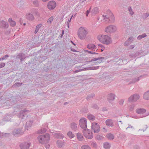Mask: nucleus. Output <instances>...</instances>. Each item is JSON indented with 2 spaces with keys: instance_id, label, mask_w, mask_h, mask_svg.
<instances>
[{
  "instance_id": "obj_40",
  "label": "nucleus",
  "mask_w": 149,
  "mask_h": 149,
  "mask_svg": "<svg viewBox=\"0 0 149 149\" xmlns=\"http://www.w3.org/2000/svg\"><path fill=\"white\" fill-rule=\"evenodd\" d=\"M25 55V54L23 53H19L17 56L16 58L20 59L22 57Z\"/></svg>"
},
{
  "instance_id": "obj_50",
  "label": "nucleus",
  "mask_w": 149,
  "mask_h": 149,
  "mask_svg": "<svg viewBox=\"0 0 149 149\" xmlns=\"http://www.w3.org/2000/svg\"><path fill=\"white\" fill-rule=\"evenodd\" d=\"M86 52H88V53L89 54H98V53H97V52H93V51H89L88 50H86Z\"/></svg>"
},
{
  "instance_id": "obj_7",
  "label": "nucleus",
  "mask_w": 149,
  "mask_h": 149,
  "mask_svg": "<svg viewBox=\"0 0 149 149\" xmlns=\"http://www.w3.org/2000/svg\"><path fill=\"white\" fill-rule=\"evenodd\" d=\"M91 128L94 132L95 133H98L100 131V125L97 123H93L91 125Z\"/></svg>"
},
{
  "instance_id": "obj_6",
  "label": "nucleus",
  "mask_w": 149,
  "mask_h": 149,
  "mask_svg": "<svg viewBox=\"0 0 149 149\" xmlns=\"http://www.w3.org/2000/svg\"><path fill=\"white\" fill-rule=\"evenodd\" d=\"M87 120L85 118H82L80 119L79 122L80 127L84 130L86 129L87 128Z\"/></svg>"
},
{
  "instance_id": "obj_5",
  "label": "nucleus",
  "mask_w": 149,
  "mask_h": 149,
  "mask_svg": "<svg viewBox=\"0 0 149 149\" xmlns=\"http://www.w3.org/2000/svg\"><path fill=\"white\" fill-rule=\"evenodd\" d=\"M29 112V111L26 109L21 111L17 115L18 117L21 119H24L26 117L27 113Z\"/></svg>"
},
{
  "instance_id": "obj_23",
  "label": "nucleus",
  "mask_w": 149,
  "mask_h": 149,
  "mask_svg": "<svg viewBox=\"0 0 149 149\" xmlns=\"http://www.w3.org/2000/svg\"><path fill=\"white\" fill-rule=\"evenodd\" d=\"M26 18L27 19L31 20H33L34 18L33 15L30 13H27L26 14Z\"/></svg>"
},
{
  "instance_id": "obj_48",
  "label": "nucleus",
  "mask_w": 149,
  "mask_h": 149,
  "mask_svg": "<svg viewBox=\"0 0 149 149\" xmlns=\"http://www.w3.org/2000/svg\"><path fill=\"white\" fill-rule=\"evenodd\" d=\"M10 116L8 115H6L4 118V120L6 121H9L10 119Z\"/></svg>"
},
{
  "instance_id": "obj_18",
  "label": "nucleus",
  "mask_w": 149,
  "mask_h": 149,
  "mask_svg": "<svg viewBox=\"0 0 149 149\" xmlns=\"http://www.w3.org/2000/svg\"><path fill=\"white\" fill-rule=\"evenodd\" d=\"M0 26L4 28H7L8 26V23L4 21L0 22Z\"/></svg>"
},
{
  "instance_id": "obj_33",
  "label": "nucleus",
  "mask_w": 149,
  "mask_h": 149,
  "mask_svg": "<svg viewBox=\"0 0 149 149\" xmlns=\"http://www.w3.org/2000/svg\"><path fill=\"white\" fill-rule=\"evenodd\" d=\"M135 106V104H133L129 106L128 107L129 110L130 111H133Z\"/></svg>"
},
{
  "instance_id": "obj_4",
  "label": "nucleus",
  "mask_w": 149,
  "mask_h": 149,
  "mask_svg": "<svg viewBox=\"0 0 149 149\" xmlns=\"http://www.w3.org/2000/svg\"><path fill=\"white\" fill-rule=\"evenodd\" d=\"M83 133L84 136L88 139H91L93 137V135L92 133L91 132L90 130L89 129L83 130Z\"/></svg>"
},
{
  "instance_id": "obj_39",
  "label": "nucleus",
  "mask_w": 149,
  "mask_h": 149,
  "mask_svg": "<svg viewBox=\"0 0 149 149\" xmlns=\"http://www.w3.org/2000/svg\"><path fill=\"white\" fill-rule=\"evenodd\" d=\"M42 24H39L37 25L36 27V30L35 31V33L36 34L38 31L39 29L41 27Z\"/></svg>"
},
{
  "instance_id": "obj_60",
  "label": "nucleus",
  "mask_w": 149,
  "mask_h": 149,
  "mask_svg": "<svg viewBox=\"0 0 149 149\" xmlns=\"http://www.w3.org/2000/svg\"><path fill=\"white\" fill-rule=\"evenodd\" d=\"M81 66H76L74 68V70H77V69H81Z\"/></svg>"
},
{
  "instance_id": "obj_1",
  "label": "nucleus",
  "mask_w": 149,
  "mask_h": 149,
  "mask_svg": "<svg viewBox=\"0 0 149 149\" xmlns=\"http://www.w3.org/2000/svg\"><path fill=\"white\" fill-rule=\"evenodd\" d=\"M50 138V135L47 133L44 135H40L38 136V139L39 142L43 144L48 142Z\"/></svg>"
},
{
  "instance_id": "obj_61",
  "label": "nucleus",
  "mask_w": 149,
  "mask_h": 149,
  "mask_svg": "<svg viewBox=\"0 0 149 149\" xmlns=\"http://www.w3.org/2000/svg\"><path fill=\"white\" fill-rule=\"evenodd\" d=\"M124 102V100L122 99L119 102V103L120 105H122L123 104Z\"/></svg>"
},
{
  "instance_id": "obj_2",
  "label": "nucleus",
  "mask_w": 149,
  "mask_h": 149,
  "mask_svg": "<svg viewBox=\"0 0 149 149\" xmlns=\"http://www.w3.org/2000/svg\"><path fill=\"white\" fill-rule=\"evenodd\" d=\"M88 33L86 30L83 27H80L78 32V35L79 38L81 40L85 38Z\"/></svg>"
},
{
  "instance_id": "obj_10",
  "label": "nucleus",
  "mask_w": 149,
  "mask_h": 149,
  "mask_svg": "<svg viewBox=\"0 0 149 149\" xmlns=\"http://www.w3.org/2000/svg\"><path fill=\"white\" fill-rule=\"evenodd\" d=\"M23 132L20 129H17L14 130L13 132V134L16 137H18L22 134Z\"/></svg>"
},
{
  "instance_id": "obj_43",
  "label": "nucleus",
  "mask_w": 149,
  "mask_h": 149,
  "mask_svg": "<svg viewBox=\"0 0 149 149\" xmlns=\"http://www.w3.org/2000/svg\"><path fill=\"white\" fill-rule=\"evenodd\" d=\"M81 149H91L90 147L88 145H84L82 146Z\"/></svg>"
},
{
  "instance_id": "obj_58",
  "label": "nucleus",
  "mask_w": 149,
  "mask_h": 149,
  "mask_svg": "<svg viewBox=\"0 0 149 149\" xmlns=\"http://www.w3.org/2000/svg\"><path fill=\"white\" fill-rule=\"evenodd\" d=\"M5 65V63H0V68L4 67Z\"/></svg>"
},
{
  "instance_id": "obj_25",
  "label": "nucleus",
  "mask_w": 149,
  "mask_h": 149,
  "mask_svg": "<svg viewBox=\"0 0 149 149\" xmlns=\"http://www.w3.org/2000/svg\"><path fill=\"white\" fill-rule=\"evenodd\" d=\"M57 138L63 139L64 136L60 133H55L54 135Z\"/></svg>"
},
{
  "instance_id": "obj_31",
  "label": "nucleus",
  "mask_w": 149,
  "mask_h": 149,
  "mask_svg": "<svg viewBox=\"0 0 149 149\" xmlns=\"http://www.w3.org/2000/svg\"><path fill=\"white\" fill-rule=\"evenodd\" d=\"M68 136L70 139H72L74 137L75 135L71 131H69L67 133Z\"/></svg>"
},
{
  "instance_id": "obj_19",
  "label": "nucleus",
  "mask_w": 149,
  "mask_h": 149,
  "mask_svg": "<svg viewBox=\"0 0 149 149\" xmlns=\"http://www.w3.org/2000/svg\"><path fill=\"white\" fill-rule=\"evenodd\" d=\"M33 123V121L32 120H29L27 121L25 125V128L26 129L28 130V128L31 127Z\"/></svg>"
},
{
  "instance_id": "obj_45",
  "label": "nucleus",
  "mask_w": 149,
  "mask_h": 149,
  "mask_svg": "<svg viewBox=\"0 0 149 149\" xmlns=\"http://www.w3.org/2000/svg\"><path fill=\"white\" fill-rule=\"evenodd\" d=\"M106 14L109 17H110V16L112 15H113L111 12L109 10H108L107 11Z\"/></svg>"
},
{
  "instance_id": "obj_21",
  "label": "nucleus",
  "mask_w": 149,
  "mask_h": 149,
  "mask_svg": "<svg viewBox=\"0 0 149 149\" xmlns=\"http://www.w3.org/2000/svg\"><path fill=\"white\" fill-rule=\"evenodd\" d=\"M87 48L92 50H94L97 48L96 46L92 44H89L87 45Z\"/></svg>"
},
{
  "instance_id": "obj_36",
  "label": "nucleus",
  "mask_w": 149,
  "mask_h": 149,
  "mask_svg": "<svg viewBox=\"0 0 149 149\" xmlns=\"http://www.w3.org/2000/svg\"><path fill=\"white\" fill-rule=\"evenodd\" d=\"M147 36V35L146 33H143L142 35H139L137 37V39L138 40H140L143 38L146 37Z\"/></svg>"
},
{
  "instance_id": "obj_15",
  "label": "nucleus",
  "mask_w": 149,
  "mask_h": 149,
  "mask_svg": "<svg viewBox=\"0 0 149 149\" xmlns=\"http://www.w3.org/2000/svg\"><path fill=\"white\" fill-rule=\"evenodd\" d=\"M134 40L132 37H130L128 38V39L127 40L124 44L125 46H127Z\"/></svg>"
},
{
  "instance_id": "obj_52",
  "label": "nucleus",
  "mask_w": 149,
  "mask_h": 149,
  "mask_svg": "<svg viewBox=\"0 0 149 149\" xmlns=\"http://www.w3.org/2000/svg\"><path fill=\"white\" fill-rule=\"evenodd\" d=\"M98 46L101 47V52H103L104 51V49H105V47L102 44H99L98 45Z\"/></svg>"
},
{
  "instance_id": "obj_64",
  "label": "nucleus",
  "mask_w": 149,
  "mask_h": 149,
  "mask_svg": "<svg viewBox=\"0 0 149 149\" xmlns=\"http://www.w3.org/2000/svg\"><path fill=\"white\" fill-rule=\"evenodd\" d=\"M130 56L132 57H135L134 53L130 54Z\"/></svg>"
},
{
  "instance_id": "obj_41",
  "label": "nucleus",
  "mask_w": 149,
  "mask_h": 149,
  "mask_svg": "<svg viewBox=\"0 0 149 149\" xmlns=\"http://www.w3.org/2000/svg\"><path fill=\"white\" fill-rule=\"evenodd\" d=\"M33 3L35 6L38 7L39 6V4L38 1L35 0L33 2Z\"/></svg>"
},
{
  "instance_id": "obj_46",
  "label": "nucleus",
  "mask_w": 149,
  "mask_h": 149,
  "mask_svg": "<svg viewBox=\"0 0 149 149\" xmlns=\"http://www.w3.org/2000/svg\"><path fill=\"white\" fill-rule=\"evenodd\" d=\"M53 16H51L50 17L47 21V22L48 24H50L51 22H52L53 19Z\"/></svg>"
},
{
  "instance_id": "obj_56",
  "label": "nucleus",
  "mask_w": 149,
  "mask_h": 149,
  "mask_svg": "<svg viewBox=\"0 0 149 149\" xmlns=\"http://www.w3.org/2000/svg\"><path fill=\"white\" fill-rule=\"evenodd\" d=\"M141 53L139 52H137L135 53H134L135 57H136L139 56Z\"/></svg>"
},
{
  "instance_id": "obj_37",
  "label": "nucleus",
  "mask_w": 149,
  "mask_h": 149,
  "mask_svg": "<svg viewBox=\"0 0 149 149\" xmlns=\"http://www.w3.org/2000/svg\"><path fill=\"white\" fill-rule=\"evenodd\" d=\"M94 96L95 94L94 93H91L88 95L86 97V99L88 100H89L91 99Z\"/></svg>"
},
{
  "instance_id": "obj_11",
  "label": "nucleus",
  "mask_w": 149,
  "mask_h": 149,
  "mask_svg": "<svg viewBox=\"0 0 149 149\" xmlns=\"http://www.w3.org/2000/svg\"><path fill=\"white\" fill-rule=\"evenodd\" d=\"M56 3L54 1H49L47 5L48 8L50 9H53L56 7Z\"/></svg>"
},
{
  "instance_id": "obj_51",
  "label": "nucleus",
  "mask_w": 149,
  "mask_h": 149,
  "mask_svg": "<svg viewBox=\"0 0 149 149\" xmlns=\"http://www.w3.org/2000/svg\"><path fill=\"white\" fill-rule=\"evenodd\" d=\"M22 83H16L15 84H14V85H13V86H14V87H15V86H17V87H19L20 86H21L22 85Z\"/></svg>"
},
{
  "instance_id": "obj_49",
  "label": "nucleus",
  "mask_w": 149,
  "mask_h": 149,
  "mask_svg": "<svg viewBox=\"0 0 149 149\" xmlns=\"http://www.w3.org/2000/svg\"><path fill=\"white\" fill-rule=\"evenodd\" d=\"M32 12L37 16H39V14L38 13L37 10L36 9L34 10L33 11H32Z\"/></svg>"
},
{
  "instance_id": "obj_24",
  "label": "nucleus",
  "mask_w": 149,
  "mask_h": 149,
  "mask_svg": "<svg viewBox=\"0 0 149 149\" xmlns=\"http://www.w3.org/2000/svg\"><path fill=\"white\" fill-rule=\"evenodd\" d=\"M8 22L10 23V25L13 27L15 26L16 24V22L13 20L11 18L9 19Z\"/></svg>"
},
{
  "instance_id": "obj_55",
  "label": "nucleus",
  "mask_w": 149,
  "mask_h": 149,
  "mask_svg": "<svg viewBox=\"0 0 149 149\" xmlns=\"http://www.w3.org/2000/svg\"><path fill=\"white\" fill-rule=\"evenodd\" d=\"M9 57V55L8 54H6L5 56H3L2 58L3 59V60H4L6 59L8 57Z\"/></svg>"
},
{
  "instance_id": "obj_16",
  "label": "nucleus",
  "mask_w": 149,
  "mask_h": 149,
  "mask_svg": "<svg viewBox=\"0 0 149 149\" xmlns=\"http://www.w3.org/2000/svg\"><path fill=\"white\" fill-rule=\"evenodd\" d=\"M104 59V57H103L96 58H93L92 59H91V61H98L96 62V63H100L102 62Z\"/></svg>"
},
{
  "instance_id": "obj_28",
  "label": "nucleus",
  "mask_w": 149,
  "mask_h": 149,
  "mask_svg": "<svg viewBox=\"0 0 149 149\" xmlns=\"http://www.w3.org/2000/svg\"><path fill=\"white\" fill-rule=\"evenodd\" d=\"M98 8L97 7L94 8L92 10L91 13L92 14H95L99 12Z\"/></svg>"
},
{
  "instance_id": "obj_8",
  "label": "nucleus",
  "mask_w": 149,
  "mask_h": 149,
  "mask_svg": "<svg viewBox=\"0 0 149 149\" xmlns=\"http://www.w3.org/2000/svg\"><path fill=\"white\" fill-rule=\"evenodd\" d=\"M139 98V95L137 94H135L132 95L128 98V101L129 102H135Z\"/></svg>"
},
{
  "instance_id": "obj_63",
  "label": "nucleus",
  "mask_w": 149,
  "mask_h": 149,
  "mask_svg": "<svg viewBox=\"0 0 149 149\" xmlns=\"http://www.w3.org/2000/svg\"><path fill=\"white\" fill-rule=\"evenodd\" d=\"M90 10H87L86 11V16L87 17L88 16L89 14L90 13Z\"/></svg>"
},
{
  "instance_id": "obj_59",
  "label": "nucleus",
  "mask_w": 149,
  "mask_h": 149,
  "mask_svg": "<svg viewBox=\"0 0 149 149\" xmlns=\"http://www.w3.org/2000/svg\"><path fill=\"white\" fill-rule=\"evenodd\" d=\"M102 16L104 17V19H108L109 18V16L107 15H103Z\"/></svg>"
},
{
  "instance_id": "obj_22",
  "label": "nucleus",
  "mask_w": 149,
  "mask_h": 149,
  "mask_svg": "<svg viewBox=\"0 0 149 149\" xmlns=\"http://www.w3.org/2000/svg\"><path fill=\"white\" fill-rule=\"evenodd\" d=\"M146 110L143 108L138 109L136 110V112L138 114H143L146 112Z\"/></svg>"
},
{
  "instance_id": "obj_57",
  "label": "nucleus",
  "mask_w": 149,
  "mask_h": 149,
  "mask_svg": "<svg viewBox=\"0 0 149 149\" xmlns=\"http://www.w3.org/2000/svg\"><path fill=\"white\" fill-rule=\"evenodd\" d=\"M99 66H97L96 67H91V70H97L99 69Z\"/></svg>"
},
{
  "instance_id": "obj_34",
  "label": "nucleus",
  "mask_w": 149,
  "mask_h": 149,
  "mask_svg": "<svg viewBox=\"0 0 149 149\" xmlns=\"http://www.w3.org/2000/svg\"><path fill=\"white\" fill-rule=\"evenodd\" d=\"M77 137L79 141H81L84 139L83 136L79 133L77 134Z\"/></svg>"
},
{
  "instance_id": "obj_30",
  "label": "nucleus",
  "mask_w": 149,
  "mask_h": 149,
  "mask_svg": "<svg viewBox=\"0 0 149 149\" xmlns=\"http://www.w3.org/2000/svg\"><path fill=\"white\" fill-rule=\"evenodd\" d=\"M71 127L72 129L76 130L77 129V126L75 123H72L71 125Z\"/></svg>"
},
{
  "instance_id": "obj_53",
  "label": "nucleus",
  "mask_w": 149,
  "mask_h": 149,
  "mask_svg": "<svg viewBox=\"0 0 149 149\" xmlns=\"http://www.w3.org/2000/svg\"><path fill=\"white\" fill-rule=\"evenodd\" d=\"M91 145L94 148H96L97 147V144L95 142H92L91 143Z\"/></svg>"
},
{
  "instance_id": "obj_14",
  "label": "nucleus",
  "mask_w": 149,
  "mask_h": 149,
  "mask_svg": "<svg viewBox=\"0 0 149 149\" xmlns=\"http://www.w3.org/2000/svg\"><path fill=\"white\" fill-rule=\"evenodd\" d=\"M57 146L60 148H61L65 145V142L63 140H58L56 142Z\"/></svg>"
},
{
  "instance_id": "obj_62",
  "label": "nucleus",
  "mask_w": 149,
  "mask_h": 149,
  "mask_svg": "<svg viewBox=\"0 0 149 149\" xmlns=\"http://www.w3.org/2000/svg\"><path fill=\"white\" fill-rule=\"evenodd\" d=\"M26 58V57L25 55L23 56V57H22L20 59V62H22Z\"/></svg>"
},
{
  "instance_id": "obj_13",
  "label": "nucleus",
  "mask_w": 149,
  "mask_h": 149,
  "mask_svg": "<svg viewBox=\"0 0 149 149\" xmlns=\"http://www.w3.org/2000/svg\"><path fill=\"white\" fill-rule=\"evenodd\" d=\"M114 121L111 119H108L105 121V123L109 127H113L114 126Z\"/></svg>"
},
{
  "instance_id": "obj_38",
  "label": "nucleus",
  "mask_w": 149,
  "mask_h": 149,
  "mask_svg": "<svg viewBox=\"0 0 149 149\" xmlns=\"http://www.w3.org/2000/svg\"><path fill=\"white\" fill-rule=\"evenodd\" d=\"M108 19L110 22L111 23H113L115 20V17L113 15H112L109 17V18Z\"/></svg>"
},
{
  "instance_id": "obj_12",
  "label": "nucleus",
  "mask_w": 149,
  "mask_h": 149,
  "mask_svg": "<svg viewBox=\"0 0 149 149\" xmlns=\"http://www.w3.org/2000/svg\"><path fill=\"white\" fill-rule=\"evenodd\" d=\"M30 144V143L24 142L21 144L19 146L22 149H28L29 148Z\"/></svg>"
},
{
  "instance_id": "obj_20",
  "label": "nucleus",
  "mask_w": 149,
  "mask_h": 149,
  "mask_svg": "<svg viewBox=\"0 0 149 149\" xmlns=\"http://www.w3.org/2000/svg\"><path fill=\"white\" fill-rule=\"evenodd\" d=\"M143 76L141 75L137 78H135L134 79H132V80H131L130 81V83L134 84L136 82L138 81Z\"/></svg>"
},
{
  "instance_id": "obj_54",
  "label": "nucleus",
  "mask_w": 149,
  "mask_h": 149,
  "mask_svg": "<svg viewBox=\"0 0 149 149\" xmlns=\"http://www.w3.org/2000/svg\"><path fill=\"white\" fill-rule=\"evenodd\" d=\"M92 107L94 109H98L99 107L98 105L96 104H94L92 105Z\"/></svg>"
},
{
  "instance_id": "obj_47",
  "label": "nucleus",
  "mask_w": 149,
  "mask_h": 149,
  "mask_svg": "<svg viewBox=\"0 0 149 149\" xmlns=\"http://www.w3.org/2000/svg\"><path fill=\"white\" fill-rule=\"evenodd\" d=\"M46 131V130L45 128H43L41 129L40 130H39L38 131V133L39 134L43 133L45 132Z\"/></svg>"
},
{
  "instance_id": "obj_9",
  "label": "nucleus",
  "mask_w": 149,
  "mask_h": 149,
  "mask_svg": "<svg viewBox=\"0 0 149 149\" xmlns=\"http://www.w3.org/2000/svg\"><path fill=\"white\" fill-rule=\"evenodd\" d=\"M116 30V26L113 25H110L107 27L105 31L107 33H108L114 32Z\"/></svg>"
},
{
  "instance_id": "obj_29",
  "label": "nucleus",
  "mask_w": 149,
  "mask_h": 149,
  "mask_svg": "<svg viewBox=\"0 0 149 149\" xmlns=\"http://www.w3.org/2000/svg\"><path fill=\"white\" fill-rule=\"evenodd\" d=\"M106 137L108 139L110 140H113L114 138L113 135L110 133L107 134L106 135Z\"/></svg>"
},
{
  "instance_id": "obj_35",
  "label": "nucleus",
  "mask_w": 149,
  "mask_h": 149,
  "mask_svg": "<svg viewBox=\"0 0 149 149\" xmlns=\"http://www.w3.org/2000/svg\"><path fill=\"white\" fill-rule=\"evenodd\" d=\"M88 70L87 68H85L82 69L75 70L74 71H73V72L74 73H77V72H80L82 71H83L86 70Z\"/></svg>"
},
{
  "instance_id": "obj_32",
  "label": "nucleus",
  "mask_w": 149,
  "mask_h": 149,
  "mask_svg": "<svg viewBox=\"0 0 149 149\" xmlns=\"http://www.w3.org/2000/svg\"><path fill=\"white\" fill-rule=\"evenodd\" d=\"M88 118L90 120H94L95 118V117L93 115L89 114L88 116Z\"/></svg>"
},
{
  "instance_id": "obj_3",
  "label": "nucleus",
  "mask_w": 149,
  "mask_h": 149,
  "mask_svg": "<svg viewBox=\"0 0 149 149\" xmlns=\"http://www.w3.org/2000/svg\"><path fill=\"white\" fill-rule=\"evenodd\" d=\"M98 39L104 44L109 45L111 43V38L107 35H102L100 37H98Z\"/></svg>"
},
{
  "instance_id": "obj_17",
  "label": "nucleus",
  "mask_w": 149,
  "mask_h": 149,
  "mask_svg": "<svg viewBox=\"0 0 149 149\" xmlns=\"http://www.w3.org/2000/svg\"><path fill=\"white\" fill-rule=\"evenodd\" d=\"M115 95L113 93H111L108 94L107 97V99L110 102V101H113L115 99Z\"/></svg>"
},
{
  "instance_id": "obj_26",
  "label": "nucleus",
  "mask_w": 149,
  "mask_h": 149,
  "mask_svg": "<svg viewBox=\"0 0 149 149\" xmlns=\"http://www.w3.org/2000/svg\"><path fill=\"white\" fill-rule=\"evenodd\" d=\"M143 97L145 100H148L149 99V91L145 92L144 94Z\"/></svg>"
},
{
  "instance_id": "obj_42",
  "label": "nucleus",
  "mask_w": 149,
  "mask_h": 149,
  "mask_svg": "<svg viewBox=\"0 0 149 149\" xmlns=\"http://www.w3.org/2000/svg\"><path fill=\"white\" fill-rule=\"evenodd\" d=\"M128 10L130 13V15H132L134 14V12L132 11L131 6L129 7Z\"/></svg>"
},
{
  "instance_id": "obj_27",
  "label": "nucleus",
  "mask_w": 149,
  "mask_h": 149,
  "mask_svg": "<svg viewBox=\"0 0 149 149\" xmlns=\"http://www.w3.org/2000/svg\"><path fill=\"white\" fill-rule=\"evenodd\" d=\"M103 146L105 149H109L111 147V144L108 142H106L104 143Z\"/></svg>"
},
{
  "instance_id": "obj_44",
  "label": "nucleus",
  "mask_w": 149,
  "mask_h": 149,
  "mask_svg": "<svg viewBox=\"0 0 149 149\" xmlns=\"http://www.w3.org/2000/svg\"><path fill=\"white\" fill-rule=\"evenodd\" d=\"M149 16V14L148 13H143L142 16V18L143 19H146Z\"/></svg>"
}]
</instances>
